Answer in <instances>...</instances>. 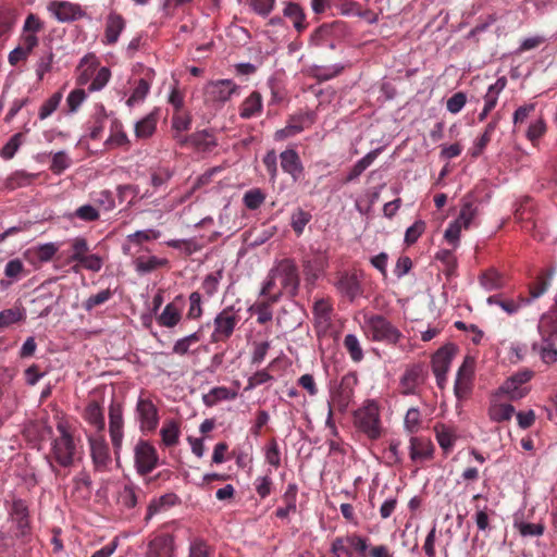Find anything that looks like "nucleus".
Wrapping results in <instances>:
<instances>
[{"label": "nucleus", "mask_w": 557, "mask_h": 557, "mask_svg": "<svg viewBox=\"0 0 557 557\" xmlns=\"http://www.w3.org/2000/svg\"><path fill=\"white\" fill-rule=\"evenodd\" d=\"M57 431L59 436L52 440L50 444V451L47 456V460L53 471V461L60 467L69 468L74 463L77 455V446L67 424L59 422L57 424Z\"/></svg>", "instance_id": "nucleus-1"}, {"label": "nucleus", "mask_w": 557, "mask_h": 557, "mask_svg": "<svg viewBox=\"0 0 557 557\" xmlns=\"http://www.w3.org/2000/svg\"><path fill=\"white\" fill-rule=\"evenodd\" d=\"M242 301L236 299L233 304L225 306L213 318V331L210 335L212 344L225 343L234 334L242 321Z\"/></svg>", "instance_id": "nucleus-2"}, {"label": "nucleus", "mask_w": 557, "mask_h": 557, "mask_svg": "<svg viewBox=\"0 0 557 557\" xmlns=\"http://www.w3.org/2000/svg\"><path fill=\"white\" fill-rule=\"evenodd\" d=\"M537 329L542 341L541 344L534 343L532 348L544 363L554 364L557 362V315L543 314Z\"/></svg>", "instance_id": "nucleus-3"}, {"label": "nucleus", "mask_w": 557, "mask_h": 557, "mask_svg": "<svg viewBox=\"0 0 557 557\" xmlns=\"http://www.w3.org/2000/svg\"><path fill=\"white\" fill-rule=\"evenodd\" d=\"M364 334L372 342L396 345L403 337L401 332L382 314L369 313L363 317Z\"/></svg>", "instance_id": "nucleus-4"}, {"label": "nucleus", "mask_w": 557, "mask_h": 557, "mask_svg": "<svg viewBox=\"0 0 557 557\" xmlns=\"http://www.w3.org/2000/svg\"><path fill=\"white\" fill-rule=\"evenodd\" d=\"M354 424L358 431L370 440H376L381 436L380 410L374 400H366L354 412Z\"/></svg>", "instance_id": "nucleus-5"}, {"label": "nucleus", "mask_w": 557, "mask_h": 557, "mask_svg": "<svg viewBox=\"0 0 557 557\" xmlns=\"http://www.w3.org/2000/svg\"><path fill=\"white\" fill-rule=\"evenodd\" d=\"M134 468L138 475L151 473L159 465V455L152 444L146 440H138L134 446Z\"/></svg>", "instance_id": "nucleus-6"}, {"label": "nucleus", "mask_w": 557, "mask_h": 557, "mask_svg": "<svg viewBox=\"0 0 557 557\" xmlns=\"http://www.w3.org/2000/svg\"><path fill=\"white\" fill-rule=\"evenodd\" d=\"M429 377V371L423 363H412L406 367L399 379V389L403 395H417Z\"/></svg>", "instance_id": "nucleus-7"}, {"label": "nucleus", "mask_w": 557, "mask_h": 557, "mask_svg": "<svg viewBox=\"0 0 557 557\" xmlns=\"http://www.w3.org/2000/svg\"><path fill=\"white\" fill-rule=\"evenodd\" d=\"M273 275L277 276L281 284L278 290L289 293L292 296L297 294L300 278L298 267L293 259H283L273 268Z\"/></svg>", "instance_id": "nucleus-8"}, {"label": "nucleus", "mask_w": 557, "mask_h": 557, "mask_svg": "<svg viewBox=\"0 0 557 557\" xmlns=\"http://www.w3.org/2000/svg\"><path fill=\"white\" fill-rule=\"evenodd\" d=\"M8 511L15 536L25 537L28 535L30 532V517L27 502L13 497Z\"/></svg>", "instance_id": "nucleus-9"}, {"label": "nucleus", "mask_w": 557, "mask_h": 557, "mask_svg": "<svg viewBox=\"0 0 557 557\" xmlns=\"http://www.w3.org/2000/svg\"><path fill=\"white\" fill-rule=\"evenodd\" d=\"M534 372L529 369L518 371L509 376L498 388V394L507 396L510 400L523 398L530 391L525 384L533 377Z\"/></svg>", "instance_id": "nucleus-10"}, {"label": "nucleus", "mask_w": 557, "mask_h": 557, "mask_svg": "<svg viewBox=\"0 0 557 557\" xmlns=\"http://www.w3.org/2000/svg\"><path fill=\"white\" fill-rule=\"evenodd\" d=\"M87 440L90 447V456L96 471L106 472L112 462L107 441L102 433L89 434Z\"/></svg>", "instance_id": "nucleus-11"}, {"label": "nucleus", "mask_w": 557, "mask_h": 557, "mask_svg": "<svg viewBox=\"0 0 557 557\" xmlns=\"http://www.w3.org/2000/svg\"><path fill=\"white\" fill-rule=\"evenodd\" d=\"M123 409L120 404L112 403L109 407V433L116 461L120 460L123 445Z\"/></svg>", "instance_id": "nucleus-12"}, {"label": "nucleus", "mask_w": 557, "mask_h": 557, "mask_svg": "<svg viewBox=\"0 0 557 557\" xmlns=\"http://www.w3.org/2000/svg\"><path fill=\"white\" fill-rule=\"evenodd\" d=\"M334 286L337 293L350 302L363 293L361 276L357 272H339Z\"/></svg>", "instance_id": "nucleus-13"}, {"label": "nucleus", "mask_w": 557, "mask_h": 557, "mask_svg": "<svg viewBox=\"0 0 557 557\" xmlns=\"http://www.w3.org/2000/svg\"><path fill=\"white\" fill-rule=\"evenodd\" d=\"M240 87L231 79L209 82L205 87L206 100L214 103H225L233 95L239 94Z\"/></svg>", "instance_id": "nucleus-14"}, {"label": "nucleus", "mask_w": 557, "mask_h": 557, "mask_svg": "<svg viewBox=\"0 0 557 557\" xmlns=\"http://www.w3.org/2000/svg\"><path fill=\"white\" fill-rule=\"evenodd\" d=\"M472 389L473 360L470 357H466L456 374L454 394L459 401H462L470 397Z\"/></svg>", "instance_id": "nucleus-15"}, {"label": "nucleus", "mask_w": 557, "mask_h": 557, "mask_svg": "<svg viewBox=\"0 0 557 557\" xmlns=\"http://www.w3.org/2000/svg\"><path fill=\"white\" fill-rule=\"evenodd\" d=\"M302 268L307 281H317L329 268L327 250L321 248H311L310 255L302 260Z\"/></svg>", "instance_id": "nucleus-16"}, {"label": "nucleus", "mask_w": 557, "mask_h": 557, "mask_svg": "<svg viewBox=\"0 0 557 557\" xmlns=\"http://www.w3.org/2000/svg\"><path fill=\"white\" fill-rule=\"evenodd\" d=\"M136 418L139 421L141 431L151 432L157 429L159 423L158 408L151 399L138 397Z\"/></svg>", "instance_id": "nucleus-17"}, {"label": "nucleus", "mask_w": 557, "mask_h": 557, "mask_svg": "<svg viewBox=\"0 0 557 557\" xmlns=\"http://www.w3.org/2000/svg\"><path fill=\"white\" fill-rule=\"evenodd\" d=\"M47 9L61 23L74 22L85 16V11L79 4L69 1H52Z\"/></svg>", "instance_id": "nucleus-18"}, {"label": "nucleus", "mask_w": 557, "mask_h": 557, "mask_svg": "<svg viewBox=\"0 0 557 557\" xmlns=\"http://www.w3.org/2000/svg\"><path fill=\"white\" fill-rule=\"evenodd\" d=\"M480 205L481 201L473 193H468L461 198L460 211L456 220L463 225L465 230L476 224L475 220L480 213Z\"/></svg>", "instance_id": "nucleus-19"}, {"label": "nucleus", "mask_w": 557, "mask_h": 557, "mask_svg": "<svg viewBox=\"0 0 557 557\" xmlns=\"http://www.w3.org/2000/svg\"><path fill=\"white\" fill-rule=\"evenodd\" d=\"M184 305V297L178 295L173 301L169 302L163 311L158 315L157 322L160 326L172 329L176 326L182 320V308Z\"/></svg>", "instance_id": "nucleus-20"}, {"label": "nucleus", "mask_w": 557, "mask_h": 557, "mask_svg": "<svg viewBox=\"0 0 557 557\" xmlns=\"http://www.w3.org/2000/svg\"><path fill=\"white\" fill-rule=\"evenodd\" d=\"M486 302L492 306H498L508 315H513L520 311L523 307L531 302V299L519 296L517 298L505 297L502 294L492 295L487 298Z\"/></svg>", "instance_id": "nucleus-21"}, {"label": "nucleus", "mask_w": 557, "mask_h": 557, "mask_svg": "<svg viewBox=\"0 0 557 557\" xmlns=\"http://www.w3.org/2000/svg\"><path fill=\"white\" fill-rule=\"evenodd\" d=\"M141 494L139 486L132 481H127L120 487L116 503L122 509L132 510L137 506Z\"/></svg>", "instance_id": "nucleus-22"}, {"label": "nucleus", "mask_w": 557, "mask_h": 557, "mask_svg": "<svg viewBox=\"0 0 557 557\" xmlns=\"http://www.w3.org/2000/svg\"><path fill=\"white\" fill-rule=\"evenodd\" d=\"M282 170L289 174L294 182L304 175V166L295 149H286L280 154Z\"/></svg>", "instance_id": "nucleus-23"}, {"label": "nucleus", "mask_w": 557, "mask_h": 557, "mask_svg": "<svg viewBox=\"0 0 557 557\" xmlns=\"http://www.w3.org/2000/svg\"><path fill=\"white\" fill-rule=\"evenodd\" d=\"M108 114L102 103H96L90 119L86 123V129L90 139H99L104 131Z\"/></svg>", "instance_id": "nucleus-24"}, {"label": "nucleus", "mask_w": 557, "mask_h": 557, "mask_svg": "<svg viewBox=\"0 0 557 557\" xmlns=\"http://www.w3.org/2000/svg\"><path fill=\"white\" fill-rule=\"evenodd\" d=\"M282 297V292L277 290L274 295L270 296L269 299L255 302L248 311L257 315V322L259 324H265L273 318L272 305L276 304Z\"/></svg>", "instance_id": "nucleus-25"}, {"label": "nucleus", "mask_w": 557, "mask_h": 557, "mask_svg": "<svg viewBox=\"0 0 557 557\" xmlns=\"http://www.w3.org/2000/svg\"><path fill=\"white\" fill-rule=\"evenodd\" d=\"M434 446L428 438L412 436L410 438L409 455L414 462L429 460L433 457Z\"/></svg>", "instance_id": "nucleus-26"}, {"label": "nucleus", "mask_w": 557, "mask_h": 557, "mask_svg": "<svg viewBox=\"0 0 557 557\" xmlns=\"http://www.w3.org/2000/svg\"><path fill=\"white\" fill-rule=\"evenodd\" d=\"M283 15L288 18L297 33H302L307 29L308 23L306 21V13L299 3L286 1L284 3Z\"/></svg>", "instance_id": "nucleus-27"}, {"label": "nucleus", "mask_w": 557, "mask_h": 557, "mask_svg": "<svg viewBox=\"0 0 557 557\" xmlns=\"http://www.w3.org/2000/svg\"><path fill=\"white\" fill-rule=\"evenodd\" d=\"M456 348L454 345H445L441 347L432 356V371L433 373H448Z\"/></svg>", "instance_id": "nucleus-28"}, {"label": "nucleus", "mask_w": 557, "mask_h": 557, "mask_svg": "<svg viewBox=\"0 0 557 557\" xmlns=\"http://www.w3.org/2000/svg\"><path fill=\"white\" fill-rule=\"evenodd\" d=\"M297 494L298 486L296 483H289L282 496V499L285 504L284 507H280L275 511V516L278 519H286L290 513H295L297 511Z\"/></svg>", "instance_id": "nucleus-29"}, {"label": "nucleus", "mask_w": 557, "mask_h": 557, "mask_svg": "<svg viewBox=\"0 0 557 557\" xmlns=\"http://www.w3.org/2000/svg\"><path fill=\"white\" fill-rule=\"evenodd\" d=\"M174 541L170 535L158 536L149 543L147 557H173Z\"/></svg>", "instance_id": "nucleus-30"}, {"label": "nucleus", "mask_w": 557, "mask_h": 557, "mask_svg": "<svg viewBox=\"0 0 557 557\" xmlns=\"http://www.w3.org/2000/svg\"><path fill=\"white\" fill-rule=\"evenodd\" d=\"M125 28V21L122 15L117 13H110L107 17L104 40L107 45H114Z\"/></svg>", "instance_id": "nucleus-31"}, {"label": "nucleus", "mask_w": 557, "mask_h": 557, "mask_svg": "<svg viewBox=\"0 0 557 557\" xmlns=\"http://www.w3.org/2000/svg\"><path fill=\"white\" fill-rule=\"evenodd\" d=\"M263 109L262 96L258 91H252L240 104L239 116L242 119H252L261 114Z\"/></svg>", "instance_id": "nucleus-32"}, {"label": "nucleus", "mask_w": 557, "mask_h": 557, "mask_svg": "<svg viewBox=\"0 0 557 557\" xmlns=\"http://www.w3.org/2000/svg\"><path fill=\"white\" fill-rule=\"evenodd\" d=\"M190 146L200 152H210L218 146L215 136L211 131L202 129L189 135Z\"/></svg>", "instance_id": "nucleus-33"}, {"label": "nucleus", "mask_w": 557, "mask_h": 557, "mask_svg": "<svg viewBox=\"0 0 557 557\" xmlns=\"http://www.w3.org/2000/svg\"><path fill=\"white\" fill-rule=\"evenodd\" d=\"M104 145L109 148H128L131 141L127 134L123 129L122 123L117 119H113L110 125V136L104 141Z\"/></svg>", "instance_id": "nucleus-34"}, {"label": "nucleus", "mask_w": 557, "mask_h": 557, "mask_svg": "<svg viewBox=\"0 0 557 557\" xmlns=\"http://www.w3.org/2000/svg\"><path fill=\"white\" fill-rule=\"evenodd\" d=\"M180 503V497L175 493H166L158 498H153L147 508L146 520H150L154 515L168 510Z\"/></svg>", "instance_id": "nucleus-35"}, {"label": "nucleus", "mask_w": 557, "mask_h": 557, "mask_svg": "<svg viewBox=\"0 0 557 557\" xmlns=\"http://www.w3.org/2000/svg\"><path fill=\"white\" fill-rule=\"evenodd\" d=\"M434 432L440 447L445 454L450 453L457 440L455 430L444 423H436L434 425Z\"/></svg>", "instance_id": "nucleus-36"}, {"label": "nucleus", "mask_w": 557, "mask_h": 557, "mask_svg": "<svg viewBox=\"0 0 557 557\" xmlns=\"http://www.w3.org/2000/svg\"><path fill=\"white\" fill-rule=\"evenodd\" d=\"M83 417L87 423L96 429L97 433H101L104 430L103 410L96 400L87 404Z\"/></svg>", "instance_id": "nucleus-37"}, {"label": "nucleus", "mask_w": 557, "mask_h": 557, "mask_svg": "<svg viewBox=\"0 0 557 557\" xmlns=\"http://www.w3.org/2000/svg\"><path fill=\"white\" fill-rule=\"evenodd\" d=\"M500 119H502L500 114L496 113L492 117V120L487 123L484 133L482 134V136L480 138H478V140L474 144V147L471 152L472 157L478 158L483 152V150L485 149L487 144L491 141L492 134L497 128Z\"/></svg>", "instance_id": "nucleus-38"}, {"label": "nucleus", "mask_w": 557, "mask_h": 557, "mask_svg": "<svg viewBox=\"0 0 557 557\" xmlns=\"http://www.w3.org/2000/svg\"><path fill=\"white\" fill-rule=\"evenodd\" d=\"M237 397V393L234 391H231L230 388L225 386H215L209 391V393L205 394L202 396V403L207 407H213L219 401L222 400H232Z\"/></svg>", "instance_id": "nucleus-39"}, {"label": "nucleus", "mask_w": 557, "mask_h": 557, "mask_svg": "<svg viewBox=\"0 0 557 557\" xmlns=\"http://www.w3.org/2000/svg\"><path fill=\"white\" fill-rule=\"evenodd\" d=\"M351 398L352 389L342 385L337 389L332 392L329 406L331 408L337 409L339 412H345L349 407Z\"/></svg>", "instance_id": "nucleus-40"}, {"label": "nucleus", "mask_w": 557, "mask_h": 557, "mask_svg": "<svg viewBox=\"0 0 557 557\" xmlns=\"http://www.w3.org/2000/svg\"><path fill=\"white\" fill-rule=\"evenodd\" d=\"M38 174L28 173L24 170H18L11 173L5 182L4 186L9 190H14L16 188L29 186L36 178Z\"/></svg>", "instance_id": "nucleus-41"}, {"label": "nucleus", "mask_w": 557, "mask_h": 557, "mask_svg": "<svg viewBox=\"0 0 557 557\" xmlns=\"http://www.w3.org/2000/svg\"><path fill=\"white\" fill-rule=\"evenodd\" d=\"M380 152H381V149L376 148V149L368 152L360 160H358L355 163V165L351 168V170L348 172L345 181L347 183H349V182L357 180L374 162V160L377 158Z\"/></svg>", "instance_id": "nucleus-42"}, {"label": "nucleus", "mask_w": 557, "mask_h": 557, "mask_svg": "<svg viewBox=\"0 0 557 557\" xmlns=\"http://www.w3.org/2000/svg\"><path fill=\"white\" fill-rule=\"evenodd\" d=\"M157 113L151 112L135 124V136L138 139H146L153 135L157 128Z\"/></svg>", "instance_id": "nucleus-43"}, {"label": "nucleus", "mask_w": 557, "mask_h": 557, "mask_svg": "<svg viewBox=\"0 0 557 557\" xmlns=\"http://www.w3.org/2000/svg\"><path fill=\"white\" fill-rule=\"evenodd\" d=\"M73 494L83 500L91 496V479L88 473L81 472L73 479Z\"/></svg>", "instance_id": "nucleus-44"}, {"label": "nucleus", "mask_w": 557, "mask_h": 557, "mask_svg": "<svg viewBox=\"0 0 557 557\" xmlns=\"http://www.w3.org/2000/svg\"><path fill=\"white\" fill-rule=\"evenodd\" d=\"M481 286L486 292L497 290L505 286V280L495 269H490L479 277Z\"/></svg>", "instance_id": "nucleus-45"}, {"label": "nucleus", "mask_w": 557, "mask_h": 557, "mask_svg": "<svg viewBox=\"0 0 557 557\" xmlns=\"http://www.w3.org/2000/svg\"><path fill=\"white\" fill-rule=\"evenodd\" d=\"M506 85L507 78L505 76L498 77L496 82L488 87L484 96L483 108L492 111L497 103L499 94L505 89Z\"/></svg>", "instance_id": "nucleus-46"}, {"label": "nucleus", "mask_w": 557, "mask_h": 557, "mask_svg": "<svg viewBox=\"0 0 557 557\" xmlns=\"http://www.w3.org/2000/svg\"><path fill=\"white\" fill-rule=\"evenodd\" d=\"M515 413V407L510 404H495L488 409V417L494 422L509 421Z\"/></svg>", "instance_id": "nucleus-47"}, {"label": "nucleus", "mask_w": 557, "mask_h": 557, "mask_svg": "<svg viewBox=\"0 0 557 557\" xmlns=\"http://www.w3.org/2000/svg\"><path fill=\"white\" fill-rule=\"evenodd\" d=\"M165 263L166 260L159 259L156 256L138 257L134 261L136 271L141 274L150 273Z\"/></svg>", "instance_id": "nucleus-48"}, {"label": "nucleus", "mask_w": 557, "mask_h": 557, "mask_svg": "<svg viewBox=\"0 0 557 557\" xmlns=\"http://www.w3.org/2000/svg\"><path fill=\"white\" fill-rule=\"evenodd\" d=\"M149 90H150V83L146 78H140L137 82L133 92L126 100V104L128 107H134V106L143 102L146 99Z\"/></svg>", "instance_id": "nucleus-49"}, {"label": "nucleus", "mask_w": 557, "mask_h": 557, "mask_svg": "<svg viewBox=\"0 0 557 557\" xmlns=\"http://www.w3.org/2000/svg\"><path fill=\"white\" fill-rule=\"evenodd\" d=\"M344 347L354 362H360L363 359V350L358 337L355 334H347L344 338Z\"/></svg>", "instance_id": "nucleus-50"}, {"label": "nucleus", "mask_w": 557, "mask_h": 557, "mask_svg": "<svg viewBox=\"0 0 557 557\" xmlns=\"http://www.w3.org/2000/svg\"><path fill=\"white\" fill-rule=\"evenodd\" d=\"M25 319V311L22 308L14 307L0 312V329L8 327Z\"/></svg>", "instance_id": "nucleus-51"}, {"label": "nucleus", "mask_w": 557, "mask_h": 557, "mask_svg": "<svg viewBox=\"0 0 557 557\" xmlns=\"http://www.w3.org/2000/svg\"><path fill=\"white\" fill-rule=\"evenodd\" d=\"M265 200V194L260 188H252L244 194L243 202L249 210H257Z\"/></svg>", "instance_id": "nucleus-52"}, {"label": "nucleus", "mask_w": 557, "mask_h": 557, "mask_svg": "<svg viewBox=\"0 0 557 557\" xmlns=\"http://www.w3.org/2000/svg\"><path fill=\"white\" fill-rule=\"evenodd\" d=\"M92 201L96 206H98L101 210L108 212L112 211L115 208V200L113 193L108 189L100 190L98 193L92 194Z\"/></svg>", "instance_id": "nucleus-53"}, {"label": "nucleus", "mask_w": 557, "mask_h": 557, "mask_svg": "<svg viewBox=\"0 0 557 557\" xmlns=\"http://www.w3.org/2000/svg\"><path fill=\"white\" fill-rule=\"evenodd\" d=\"M62 100V94L60 91L54 92L49 97L39 108L38 117L39 120H46L58 109Z\"/></svg>", "instance_id": "nucleus-54"}, {"label": "nucleus", "mask_w": 557, "mask_h": 557, "mask_svg": "<svg viewBox=\"0 0 557 557\" xmlns=\"http://www.w3.org/2000/svg\"><path fill=\"white\" fill-rule=\"evenodd\" d=\"M302 117L293 119L285 127L277 129L274 134L275 140H284L288 137L295 136L304 131L301 123Z\"/></svg>", "instance_id": "nucleus-55"}, {"label": "nucleus", "mask_w": 557, "mask_h": 557, "mask_svg": "<svg viewBox=\"0 0 557 557\" xmlns=\"http://www.w3.org/2000/svg\"><path fill=\"white\" fill-rule=\"evenodd\" d=\"M311 214L301 208H297L290 216V226L297 235H301L309 223Z\"/></svg>", "instance_id": "nucleus-56"}, {"label": "nucleus", "mask_w": 557, "mask_h": 557, "mask_svg": "<svg viewBox=\"0 0 557 557\" xmlns=\"http://www.w3.org/2000/svg\"><path fill=\"white\" fill-rule=\"evenodd\" d=\"M113 296V292L110 288L102 289L96 295L89 296L83 304V308L90 312L95 307L101 306L109 301Z\"/></svg>", "instance_id": "nucleus-57"}, {"label": "nucleus", "mask_w": 557, "mask_h": 557, "mask_svg": "<svg viewBox=\"0 0 557 557\" xmlns=\"http://www.w3.org/2000/svg\"><path fill=\"white\" fill-rule=\"evenodd\" d=\"M71 158L65 151H58L52 157L50 171L55 175H60L71 166Z\"/></svg>", "instance_id": "nucleus-58"}, {"label": "nucleus", "mask_w": 557, "mask_h": 557, "mask_svg": "<svg viewBox=\"0 0 557 557\" xmlns=\"http://www.w3.org/2000/svg\"><path fill=\"white\" fill-rule=\"evenodd\" d=\"M23 143V135L21 133L14 134L8 143L0 150V157L4 160H11Z\"/></svg>", "instance_id": "nucleus-59"}, {"label": "nucleus", "mask_w": 557, "mask_h": 557, "mask_svg": "<svg viewBox=\"0 0 557 557\" xmlns=\"http://www.w3.org/2000/svg\"><path fill=\"white\" fill-rule=\"evenodd\" d=\"M434 258H435V260H437L444 264L446 275L454 274V272L457 268V260L451 250L440 249L435 253Z\"/></svg>", "instance_id": "nucleus-60"}, {"label": "nucleus", "mask_w": 557, "mask_h": 557, "mask_svg": "<svg viewBox=\"0 0 557 557\" xmlns=\"http://www.w3.org/2000/svg\"><path fill=\"white\" fill-rule=\"evenodd\" d=\"M344 66L342 64H333L330 66H314L312 72L313 76L321 82L329 81L337 76Z\"/></svg>", "instance_id": "nucleus-61"}, {"label": "nucleus", "mask_w": 557, "mask_h": 557, "mask_svg": "<svg viewBox=\"0 0 557 557\" xmlns=\"http://www.w3.org/2000/svg\"><path fill=\"white\" fill-rule=\"evenodd\" d=\"M189 308L187 311V319L199 320L203 314L201 295L198 292H193L189 295Z\"/></svg>", "instance_id": "nucleus-62"}, {"label": "nucleus", "mask_w": 557, "mask_h": 557, "mask_svg": "<svg viewBox=\"0 0 557 557\" xmlns=\"http://www.w3.org/2000/svg\"><path fill=\"white\" fill-rule=\"evenodd\" d=\"M221 278V270L210 273L203 278L201 288L208 297H212L218 292Z\"/></svg>", "instance_id": "nucleus-63"}, {"label": "nucleus", "mask_w": 557, "mask_h": 557, "mask_svg": "<svg viewBox=\"0 0 557 557\" xmlns=\"http://www.w3.org/2000/svg\"><path fill=\"white\" fill-rule=\"evenodd\" d=\"M253 486L261 499L267 498L271 494L273 486L271 471L265 475L258 476L253 482Z\"/></svg>", "instance_id": "nucleus-64"}]
</instances>
